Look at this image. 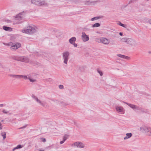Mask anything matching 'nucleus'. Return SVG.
<instances>
[{
    "label": "nucleus",
    "mask_w": 151,
    "mask_h": 151,
    "mask_svg": "<svg viewBox=\"0 0 151 151\" xmlns=\"http://www.w3.org/2000/svg\"><path fill=\"white\" fill-rule=\"evenodd\" d=\"M36 28L35 26H29L27 27V29H23L22 32L28 34H32L35 32Z\"/></svg>",
    "instance_id": "nucleus-1"
},
{
    "label": "nucleus",
    "mask_w": 151,
    "mask_h": 151,
    "mask_svg": "<svg viewBox=\"0 0 151 151\" xmlns=\"http://www.w3.org/2000/svg\"><path fill=\"white\" fill-rule=\"evenodd\" d=\"M70 55V52L68 51L64 52L62 53L63 63L66 65L68 64V62L69 58Z\"/></svg>",
    "instance_id": "nucleus-2"
},
{
    "label": "nucleus",
    "mask_w": 151,
    "mask_h": 151,
    "mask_svg": "<svg viewBox=\"0 0 151 151\" xmlns=\"http://www.w3.org/2000/svg\"><path fill=\"white\" fill-rule=\"evenodd\" d=\"M31 2L38 6H44L47 5V3L44 0H31Z\"/></svg>",
    "instance_id": "nucleus-3"
},
{
    "label": "nucleus",
    "mask_w": 151,
    "mask_h": 151,
    "mask_svg": "<svg viewBox=\"0 0 151 151\" xmlns=\"http://www.w3.org/2000/svg\"><path fill=\"white\" fill-rule=\"evenodd\" d=\"M33 98L36 101V102L40 105L45 107H46L47 106V103L45 102L42 101L39 99L38 98L35 96H33Z\"/></svg>",
    "instance_id": "nucleus-4"
},
{
    "label": "nucleus",
    "mask_w": 151,
    "mask_h": 151,
    "mask_svg": "<svg viewBox=\"0 0 151 151\" xmlns=\"http://www.w3.org/2000/svg\"><path fill=\"white\" fill-rule=\"evenodd\" d=\"M140 131L143 133L146 134L148 135L149 134L151 130V128L149 127L142 126L140 127Z\"/></svg>",
    "instance_id": "nucleus-5"
},
{
    "label": "nucleus",
    "mask_w": 151,
    "mask_h": 151,
    "mask_svg": "<svg viewBox=\"0 0 151 151\" xmlns=\"http://www.w3.org/2000/svg\"><path fill=\"white\" fill-rule=\"evenodd\" d=\"M126 43L130 45L132 47H134L137 45L136 41L131 38H128Z\"/></svg>",
    "instance_id": "nucleus-6"
},
{
    "label": "nucleus",
    "mask_w": 151,
    "mask_h": 151,
    "mask_svg": "<svg viewBox=\"0 0 151 151\" xmlns=\"http://www.w3.org/2000/svg\"><path fill=\"white\" fill-rule=\"evenodd\" d=\"M116 111L118 113L123 114L124 113L125 110L124 109L122 106H115Z\"/></svg>",
    "instance_id": "nucleus-7"
},
{
    "label": "nucleus",
    "mask_w": 151,
    "mask_h": 151,
    "mask_svg": "<svg viewBox=\"0 0 151 151\" xmlns=\"http://www.w3.org/2000/svg\"><path fill=\"white\" fill-rule=\"evenodd\" d=\"M81 38L83 42H86L89 40V37L88 35H86V33L84 32L82 33Z\"/></svg>",
    "instance_id": "nucleus-8"
},
{
    "label": "nucleus",
    "mask_w": 151,
    "mask_h": 151,
    "mask_svg": "<svg viewBox=\"0 0 151 151\" xmlns=\"http://www.w3.org/2000/svg\"><path fill=\"white\" fill-rule=\"evenodd\" d=\"M17 60L21 62L27 63L29 62V59L25 56H20L18 57Z\"/></svg>",
    "instance_id": "nucleus-9"
},
{
    "label": "nucleus",
    "mask_w": 151,
    "mask_h": 151,
    "mask_svg": "<svg viewBox=\"0 0 151 151\" xmlns=\"http://www.w3.org/2000/svg\"><path fill=\"white\" fill-rule=\"evenodd\" d=\"M73 145L75 147L82 148L85 147V145L81 142H76L74 143Z\"/></svg>",
    "instance_id": "nucleus-10"
},
{
    "label": "nucleus",
    "mask_w": 151,
    "mask_h": 151,
    "mask_svg": "<svg viewBox=\"0 0 151 151\" xmlns=\"http://www.w3.org/2000/svg\"><path fill=\"white\" fill-rule=\"evenodd\" d=\"M101 43L104 45H108L110 42V41L109 40L104 37H101Z\"/></svg>",
    "instance_id": "nucleus-11"
},
{
    "label": "nucleus",
    "mask_w": 151,
    "mask_h": 151,
    "mask_svg": "<svg viewBox=\"0 0 151 151\" xmlns=\"http://www.w3.org/2000/svg\"><path fill=\"white\" fill-rule=\"evenodd\" d=\"M24 14L25 13L24 12L20 13L16 16L15 18L18 20H21L23 17Z\"/></svg>",
    "instance_id": "nucleus-12"
},
{
    "label": "nucleus",
    "mask_w": 151,
    "mask_h": 151,
    "mask_svg": "<svg viewBox=\"0 0 151 151\" xmlns=\"http://www.w3.org/2000/svg\"><path fill=\"white\" fill-rule=\"evenodd\" d=\"M21 46V44L19 43H16L15 45H12L11 48L15 50L19 48Z\"/></svg>",
    "instance_id": "nucleus-13"
},
{
    "label": "nucleus",
    "mask_w": 151,
    "mask_h": 151,
    "mask_svg": "<svg viewBox=\"0 0 151 151\" xmlns=\"http://www.w3.org/2000/svg\"><path fill=\"white\" fill-rule=\"evenodd\" d=\"M98 2V1H85V4L87 5H90L91 4H95Z\"/></svg>",
    "instance_id": "nucleus-14"
},
{
    "label": "nucleus",
    "mask_w": 151,
    "mask_h": 151,
    "mask_svg": "<svg viewBox=\"0 0 151 151\" xmlns=\"http://www.w3.org/2000/svg\"><path fill=\"white\" fill-rule=\"evenodd\" d=\"M117 55L120 58H122L125 59L127 60H129L130 58L129 57L127 56L123 55L121 54H118Z\"/></svg>",
    "instance_id": "nucleus-15"
},
{
    "label": "nucleus",
    "mask_w": 151,
    "mask_h": 151,
    "mask_svg": "<svg viewBox=\"0 0 151 151\" xmlns=\"http://www.w3.org/2000/svg\"><path fill=\"white\" fill-rule=\"evenodd\" d=\"M126 136L125 137L124 139V140H127L130 138L132 136V134L131 133H128L126 134Z\"/></svg>",
    "instance_id": "nucleus-16"
},
{
    "label": "nucleus",
    "mask_w": 151,
    "mask_h": 151,
    "mask_svg": "<svg viewBox=\"0 0 151 151\" xmlns=\"http://www.w3.org/2000/svg\"><path fill=\"white\" fill-rule=\"evenodd\" d=\"M76 38L75 37H73L69 40V41L70 43L73 44L76 41Z\"/></svg>",
    "instance_id": "nucleus-17"
},
{
    "label": "nucleus",
    "mask_w": 151,
    "mask_h": 151,
    "mask_svg": "<svg viewBox=\"0 0 151 151\" xmlns=\"http://www.w3.org/2000/svg\"><path fill=\"white\" fill-rule=\"evenodd\" d=\"M102 17H103L101 16H99L98 17H94L91 18V20L92 21H93L95 20L99 19L101 18H102Z\"/></svg>",
    "instance_id": "nucleus-18"
},
{
    "label": "nucleus",
    "mask_w": 151,
    "mask_h": 151,
    "mask_svg": "<svg viewBox=\"0 0 151 151\" xmlns=\"http://www.w3.org/2000/svg\"><path fill=\"white\" fill-rule=\"evenodd\" d=\"M128 38L127 37H122L120 41L122 42H125L127 43Z\"/></svg>",
    "instance_id": "nucleus-19"
},
{
    "label": "nucleus",
    "mask_w": 151,
    "mask_h": 151,
    "mask_svg": "<svg viewBox=\"0 0 151 151\" xmlns=\"http://www.w3.org/2000/svg\"><path fill=\"white\" fill-rule=\"evenodd\" d=\"M100 25V24L99 23H96L94 24L92 26V27H99Z\"/></svg>",
    "instance_id": "nucleus-20"
},
{
    "label": "nucleus",
    "mask_w": 151,
    "mask_h": 151,
    "mask_svg": "<svg viewBox=\"0 0 151 151\" xmlns=\"http://www.w3.org/2000/svg\"><path fill=\"white\" fill-rule=\"evenodd\" d=\"M137 110H139V111H141V112H145L144 111V110H143V109L140 107H139V106H137V107H136V109Z\"/></svg>",
    "instance_id": "nucleus-21"
},
{
    "label": "nucleus",
    "mask_w": 151,
    "mask_h": 151,
    "mask_svg": "<svg viewBox=\"0 0 151 151\" xmlns=\"http://www.w3.org/2000/svg\"><path fill=\"white\" fill-rule=\"evenodd\" d=\"M117 24L121 26H122L124 28H126L127 26L126 25L120 22H119Z\"/></svg>",
    "instance_id": "nucleus-22"
},
{
    "label": "nucleus",
    "mask_w": 151,
    "mask_h": 151,
    "mask_svg": "<svg viewBox=\"0 0 151 151\" xmlns=\"http://www.w3.org/2000/svg\"><path fill=\"white\" fill-rule=\"evenodd\" d=\"M101 37L100 38H96L95 39V41L96 42L98 43H101Z\"/></svg>",
    "instance_id": "nucleus-23"
},
{
    "label": "nucleus",
    "mask_w": 151,
    "mask_h": 151,
    "mask_svg": "<svg viewBox=\"0 0 151 151\" xmlns=\"http://www.w3.org/2000/svg\"><path fill=\"white\" fill-rule=\"evenodd\" d=\"M129 106L131 108H132L133 109H136L137 106L134 105V104H129Z\"/></svg>",
    "instance_id": "nucleus-24"
},
{
    "label": "nucleus",
    "mask_w": 151,
    "mask_h": 151,
    "mask_svg": "<svg viewBox=\"0 0 151 151\" xmlns=\"http://www.w3.org/2000/svg\"><path fill=\"white\" fill-rule=\"evenodd\" d=\"M1 135L3 137V139L4 140L6 138V133L5 132H2L1 134Z\"/></svg>",
    "instance_id": "nucleus-25"
},
{
    "label": "nucleus",
    "mask_w": 151,
    "mask_h": 151,
    "mask_svg": "<svg viewBox=\"0 0 151 151\" xmlns=\"http://www.w3.org/2000/svg\"><path fill=\"white\" fill-rule=\"evenodd\" d=\"M3 29L6 31H9L10 30V28L9 27L4 26L3 27Z\"/></svg>",
    "instance_id": "nucleus-26"
},
{
    "label": "nucleus",
    "mask_w": 151,
    "mask_h": 151,
    "mask_svg": "<svg viewBox=\"0 0 151 151\" xmlns=\"http://www.w3.org/2000/svg\"><path fill=\"white\" fill-rule=\"evenodd\" d=\"M97 71L99 74L101 76H102L103 75V74L102 72L99 69H97Z\"/></svg>",
    "instance_id": "nucleus-27"
},
{
    "label": "nucleus",
    "mask_w": 151,
    "mask_h": 151,
    "mask_svg": "<svg viewBox=\"0 0 151 151\" xmlns=\"http://www.w3.org/2000/svg\"><path fill=\"white\" fill-rule=\"evenodd\" d=\"M28 79H29V81L30 82H34L36 81V80L35 79H33L31 78H30V77H28Z\"/></svg>",
    "instance_id": "nucleus-28"
},
{
    "label": "nucleus",
    "mask_w": 151,
    "mask_h": 151,
    "mask_svg": "<svg viewBox=\"0 0 151 151\" xmlns=\"http://www.w3.org/2000/svg\"><path fill=\"white\" fill-rule=\"evenodd\" d=\"M23 146L21 145H18L17 147H16V148L17 149H20Z\"/></svg>",
    "instance_id": "nucleus-29"
},
{
    "label": "nucleus",
    "mask_w": 151,
    "mask_h": 151,
    "mask_svg": "<svg viewBox=\"0 0 151 151\" xmlns=\"http://www.w3.org/2000/svg\"><path fill=\"white\" fill-rule=\"evenodd\" d=\"M25 79H28V77H27V76L25 75H22V77Z\"/></svg>",
    "instance_id": "nucleus-30"
},
{
    "label": "nucleus",
    "mask_w": 151,
    "mask_h": 151,
    "mask_svg": "<svg viewBox=\"0 0 151 151\" xmlns=\"http://www.w3.org/2000/svg\"><path fill=\"white\" fill-rule=\"evenodd\" d=\"M22 77V75H16V78H20Z\"/></svg>",
    "instance_id": "nucleus-31"
},
{
    "label": "nucleus",
    "mask_w": 151,
    "mask_h": 151,
    "mask_svg": "<svg viewBox=\"0 0 151 151\" xmlns=\"http://www.w3.org/2000/svg\"><path fill=\"white\" fill-rule=\"evenodd\" d=\"M68 135H65L63 137V140H64V141H65V140L67 139V138Z\"/></svg>",
    "instance_id": "nucleus-32"
},
{
    "label": "nucleus",
    "mask_w": 151,
    "mask_h": 151,
    "mask_svg": "<svg viewBox=\"0 0 151 151\" xmlns=\"http://www.w3.org/2000/svg\"><path fill=\"white\" fill-rule=\"evenodd\" d=\"M59 88L60 89H63V88L64 87L63 85H59Z\"/></svg>",
    "instance_id": "nucleus-33"
},
{
    "label": "nucleus",
    "mask_w": 151,
    "mask_h": 151,
    "mask_svg": "<svg viewBox=\"0 0 151 151\" xmlns=\"http://www.w3.org/2000/svg\"><path fill=\"white\" fill-rule=\"evenodd\" d=\"M9 76L11 77H14L15 78H16V75L11 74Z\"/></svg>",
    "instance_id": "nucleus-34"
},
{
    "label": "nucleus",
    "mask_w": 151,
    "mask_h": 151,
    "mask_svg": "<svg viewBox=\"0 0 151 151\" xmlns=\"http://www.w3.org/2000/svg\"><path fill=\"white\" fill-rule=\"evenodd\" d=\"M73 44L74 46V47H76L77 46V44H76V43H75V42H74L73 43V44Z\"/></svg>",
    "instance_id": "nucleus-35"
},
{
    "label": "nucleus",
    "mask_w": 151,
    "mask_h": 151,
    "mask_svg": "<svg viewBox=\"0 0 151 151\" xmlns=\"http://www.w3.org/2000/svg\"><path fill=\"white\" fill-rule=\"evenodd\" d=\"M3 113H5V114H6L7 113V111L5 110H3Z\"/></svg>",
    "instance_id": "nucleus-36"
},
{
    "label": "nucleus",
    "mask_w": 151,
    "mask_h": 151,
    "mask_svg": "<svg viewBox=\"0 0 151 151\" xmlns=\"http://www.w3.org/2000/svg\"><path fill=\"white\" fill-rule=\"evenodd\" d=\"M65 141H64V140L63 139L62 141H61L60 142V143L61 144H62Z\"/></svg>",
    "instance_id": "nucleus-37"
},
{
    "label": "nucleus",
    "mask_w": 151,
    "mask_h": 151,
    "mask_svg": "<svg viewBox=\"0 0 151 151\" xmlns=\"http://www.w3.org/2000/svg\"><path fill=\"white\" fill-rule=\"evenodd\" d=\"M41 139L42 140V141L44 142L46 141V139L45 138H42Z\"/></svg>",
    "instance_id": "nucleus-38"
},
{
    "label": "nucleus",
    "mask_w": 151,
    "mask_h": 151,
    "mask_svg": "<svg viewBox=\"0 0 151 151\" xmlns=\"http://www.w3.org/2000/svg\"><path fill=\"white\" fill-rule=\"evenodd\" d=\"M27 125L24 126L23 127H21L20 128V129H23V128H25L27 127Z\"/></svg>",
    "instance_id": "nucleus-39"
},
{
    "label": "nucleus",
    "mask_w": 151,
    "mask_h": 151,
    "mask_svg": "<svg viewBox=\"0 0 151 151\" xmlns=\"http://www.w3.org/2000/svg\"><path fill=\"white\" fill-rule=\"evenodd\" d=\"M2 129V127L1 126V124L0 123V129Z\"/></svg>",
    "instance_id": "nucleus-40"
},
{
    "label": "nucleus",
    "mask_w": 151,
    "mask_h": 151,
    "mask_svg": "<svg viewBox=\"0 0 151 151\" xmlns=\"http://www.w3.org/2000/svg\"><path fill=\"white\" fill-rule=\"evenodd\" d=\"M119 35L121 36H123V33L122 32H120L119 33Z\"/></svg>",
    "instance_id": "nucleus-41"
},
{
    "label": "nucleus",
    "mask_w": 151,
    "mask_h": 151,
    "mask_svg": "<svg viewBox=\"0 0 151 151\" xmlns=\"http://www.w3.org/2000/svg\"><path fill=\"white\" fill-rule=\"evenodd\" d=\"M16 149H16V147H15L13 149V150H12V151H14V150H16Z\"/></svg>",
    "instance_id": "nucleus-42"
},
{
    "label": "nucleus",
    "mask_w": 151,
    "mask_h": 151,
    "mask_svg": "<svg viewBox=\"0 0 151 151\" xmlns=\"http://www.w3.org/2000/svg\"><path fill=\"white\" fill-rule=\"evenodd\" d=\"M125 104H127V105H128L129 106V104H129V103H127V102H125Z\"/></svg>",
    "instance_id": "nucleus-43"
},
{
    "label": "nucleus",
    "mask_w": 151,
    "mask_h": 151,
    "mask_svg": "<svg viewBox=\"0 0 151 151\" xmlns=\"http://www.w3.org/2000/svg\"><path fill=\"white\" fill-rule=\"evenodd\" d=\"M150 23L151 24V19L149 21Z\"/></svg>",
    "instance_id": "nucleus-44"
},
{
    "label": "nucleus",
    "mask_w": 151,
    "mask_h": 151,
    "mask_svg": "<svg viewBox=\"0 0 151 151\" xmlns=\"http://www.w3.org/2000/svg\"><path fill=\"white\" fill-rule=\"evenodd\" d=\"M3 106V104H0V106L1 107H2Z\"/></svg>",
    "instance_id": "nucleus-45"
},
{
    "label": "nucleus",
    "mask_w": 151,
    "mask_h": 151,
    "mask_svg": "<svg viewBox=\"0 0 151 151\" xmlns=\"http://www.w3.org/2000/svg\"><path fill=\"white\" fill-rule=\"evenodd\" d=\"M3 121H4V120H2L1 121V122H3Z\"/></svg>",
    "instance_id": "nucleus-46"
},
{
    "label": "nucleus",
    "mask_w": 151,
    "mask_h": 151,
    "mask_svg": "<svg viewBox=\"0 0 151 151\" xmlns=\"http://www.w3.org/2000/svg\"><path fill=\"white\" fill-rule=\"evenodd\" d=\"M37 56H39V55L38 54V53H37Z\"/></svg>",
    "instance_id": "nucleus-47"
},
{
    "label": "nucleus",
    "mask_w": 151,
    "mask_h": 151,
    "mask_svg": "<svg viewBox=\"0 0 151 151\" xmlns=\"http://www.w3.org/2000/svg\"><path fill=\"white\" fill-rule=\"evenodd\" d=\"M149 53H151V52H149Z\"/></svg>",
    "instance_id": "nucleus-48"
},
{
    "label": "nucleus",
    "mask_w": 151,
    "mask_h": 151,
    "mask_svg": "<svg viewBox=\"0 0 151 151\" xmlns=\"http://www.w3.org/2000/svg\"><path fill=\"white\" fill-rule=\"evenodd\" d=\"M39 151H44V150H40Z\"/></svg>",
    "instance_id": "nucleus-49"
}]
</instances>
